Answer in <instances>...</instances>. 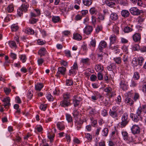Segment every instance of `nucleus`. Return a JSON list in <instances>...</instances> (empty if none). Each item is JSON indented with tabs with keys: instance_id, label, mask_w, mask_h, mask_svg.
Instances as JSON below:
<instances>
[{
	"instance_id": "obj_44",
	"label": "nucleus",
	"mask_w": 146,
	"mask_h": 146,
	"mask_svg": "<svg viewBox=\"0 0 146 146\" xmlns=\"http://www.w3.org/2000/svg\"><path fill=\"white\" fill-rule=\"evenodd\" d=\"M132 31L133 29L128 26L124 28V32L125 33H128Z\"/></svg>"
},
{
	"instance_id": "obj_8",
	"label": "nucleus",
	"mask_w": 146,
	"mask_h": 146,
	"mask_svg": "<svg viewBox=\"0 0 146 146\" xmlns=\"http://www.w3.org/2000/svg\"><path fill=\"white\" fill-rule=\"evenodd\" d=\"M93 30V27L90 25L86 26L83 29L84 32L87 35H90Z\"/></svg>"
},
{
	"instance_id": "obj_64",
	"label": "nucleus",
	"mask_w": 146,
	"mask_h": 146,
	"mask_svg": "<svg viewBox=\"0 0 146 146\" xmlns=\"http://www.w3.org/2000/svg\"><path fill=\"white\" fill-rule=\"evenodd\" d=\"M102 27L101 26H98L96 29V32L98 33L100 31H102Z\"/></svg>"
},
{
	"instance_id": "obj_58",
	"label": "nucleus",
	"mask_w": 146,
	"mask_h": 146,
	"mask_svg": "<svg viewBox=\"0 0 146 146\" xmlns=\"http://www.w3.org/2000/svg\"><path fill=\"white\" fill-rule=\"evenodd\" d=\"M23 10L21 8L18 9L17 10V14L19 16H21L23 14Z\"/></svg>"
},
{
	"instance_id": "obj_59",
	"label": "nucleus",
	"mask_w": 146,
	"mask_h": 146,
	"mask_svg": "<svg viewBox=\"0 0 146 146\" xmlns=\"http://www.w3.org/2000/svg\"><path fill=\"white\" fill-rule=\"evenodd\" d=\"M97 76L94 74H92L90 76V80L92 81H95L97 79Z\"/></svg>"
},
{
	"instance_id": "obj_63",
	"label": "nucleus",
	"mask_w": 146,
	"mask_h": 146,
	"mask_svg": "<svg viewBox=\"0 0 146 146\" xmlns=\"http://www.w3.org/2000/svg\"><path fill=\"white\" fill-rule=\"evenodd\" d=\"M92 24L95 25L96 24V17L94 16H92Z\"/></svg>"
},
{
	"instance_id": "obj_43",
	"label": "nucleus",
	"mask_w": 146,
	"mask_h": 146,
	"mask_svg": "<svg viewBox=\"0 0 146 146\" xmlns=\"http://www.w3.org/2000/svg\"><path fill=\"white\" fill-rule=\"evenodd\" d=\"M108 129L107 128H105L102 130V135L103 136L106 137L107 136L108 134Z\"/></svg>"
},
{
	"instance_id": "obj_51",
	"label": "nucleus",
	"mask_w": 146,
	"mask_h": 146,
	"mask_svg": "<svg viewBox=\"0 0 146 146\" xmlns=\"http://www.w3.org/2000/svg\"><path fill=\"white\" fill-rule=\"evenodd\" d=\"M96 41L95 39H92L90 42V45L92 47H95L96 46Z\"/></svg>"
},
{
	"instance_id": "obj_32",
	"label": "nucleus",
	"mask_w": 146,
	"mask_h": 146,
	"mask_svg": "<svg viewBox=\"0 0 146 146\" xmlns=\"http://www.w3.org/2000/svg\"><path fill=\"white\" fill-rule=\"evenodd\" d=\"M19 57L23 63L26 62L27 59L26 56L25 54L20 55Z\"/></svg>"
},
{
	"instance_id": "obj_62",
	"label": "nucleus",
	"mask_w": 146,
	"mask_h": 146,
	"mask_svg": "<svg viewBox=\"0 0 146 146\" xmlns=\"http://www.w3.org/2000/svg\"><path fill=\"white\" fill-rule=\"evenodd\" d=\"M47 106L46 104H42L40 106V108L43 111H45L46 109Z\"/></svg>"
},
{
	"instance_id": "obj_49",
	"label": "nucleus",
	"mask_w": 146,
	"mask_h": 146,
	"mask_svg": "<svg viewBox=\"0 0 146 146\" xmlns=\"http://www.w3.org/2000/svg\"><path fill=\"white\" fill-rule=\"evenodd\" d=\"M133 78L136 80H138L139 78V73L137 72H135L133 76Z\"/></svg>"
},
{
	"instance_id": "obj_19",
	"label": "nucleus",
	"mask_w": 146,
	"mask_h": 146,
	"mask_svg": "<svg viewBox=\"0 0 146 146\" xmlns=\"http://www.w3.org/2000/svg\"><path fill=\"white\" fill-rule=\"evenodd\" d=\"M121 134L123 139L125 141L128 139L129 137L128 134L127 132L125 131H123L121 132Z\"/></svg>"
},
{
	"instance_id": "obj_36",
	"label": "nucleus",
	"mask_w": 146,
	"mask_h": 146,
	"mask_svg": "<svg viewBox=\"0 0 146 146\" xmlns=\"http://www.w3.org/2000/svg\"><path fill=\"white\" fill-rule=\"evenodd\" d=\"M66 119L68 122H72V119L70 114H66Z\"/></svg>"
},
{
	"instance_id": "obj_23",
	"label": "nucleus",
	"mask_w": 146,
	"mask_h": 146,
	"mask_svg": "<svg viewBox=\"0 0 146 146\" xmlns=\"http://www.w3.org/2000/svg\"><path fill=\"white\" fill-rule=\"evenodd\" d=\"M14 6L13 4H10L7 7L6 10L9 13H11L14 10Z\"/></svg>"
},
{
	"instance_id": "obj_20",
	"label": "nucleus",
	"mask_w": 146,
	"mask_h": 146,
	"mask_svg": "<svg viewBox=\"0 0 146 146\" xmlns=\"http://www.w3.org/2000/svg\"><path fill=\"white\" fill-rule=\"evenodd\" d=\"M46 52L45 48H41L38 52V54L40 55L41 56L44 55Z\"/></svg>"
},
{
	"instance_id": "obj_6",
	"label": "nucleus",
	"mask_w": 146,
	"mask_h": 146,
	"mask_svg": "<svg viewBox=\"0 0 146 146\" xmlns=\"http://www.w3.org/2000/svg\"><path fill=\"white\" fill-rule=\"evenodd\" d=\"M66 70V68L63 67H58V71L56 75L57 77V78H59L60 77V74L64 75L65 74Z\"/></svg>"
},
{
	"instance_id": "obj_30",
	"label": "nucleus",
	"mask_w": 146,
	"mask_h": 146,
	"mask_svg": "<svg viewBox=\"0 0 146 146\" xmlns=\"http://www.w3.org/2000/svg\"><path fill=\"white\" fill-rule=\"evenodd\" d=\"M73 38L76 40H80L82 39V37L80 35L76 33L74 35Z\"/></svg>"
},
{
	"instance_id": "obj_21",
	"label": "nucleus",
	"mask_w": 146,
	"mask_h": 146,
	"mask_svg": "<svg viewBox=\"0 0 146 146\" xmlns=\"http://www.w3.org/2000/svg\"><path fill=\"white\" fill-rule=\"evenodd\" d=\"M121 13L122 16L124 17H128L129 15V12L128 11L125 10H123L121 11Z\"/></svg>"
},
{
	"instance_id": "obj_57",
	"label": "nucleus",
	"mask_w": 146,
	"mask_h": 146,
	"mask_svg": "<svg viewBox=\"0 0 146 146\" xmlns=\"http://www.w3.org/2000/svg\"><path fill=\"white\" fill-rule=\"evenodd\" d=\"M72 113L75 118H78V116L79 114V113L77 110H74Z\"/></svg>"
},
{
	"instance_id": "obj_18",
	"label": "nucleus",
	"mask_w": 146,
	"mask_h": 146,
	"mask_svg": "<svg viewBox=\"0 0 146 146\" xmlns=\"http://www.w3.org/2000/svg\"><path fill=\"white\" fill-rule=\"evenodd\" d=\"M56 125L57 128L60 130H62L65 128L63 122H58Z\"/></svg>"
},
{
	"instance_id": "obj_13",
	"label": "nucleus",
	"mask_w": 146,
	"mask_h": 146,
	"mask_svg": "<svg viewBox=\"0 0 146 146\" xmlns=\"http://www.w3.org/2000/svg\"><path fill=\"white\" fill-rule=\"evenodd\" d=\"M102 97V96L99 93L97 92L95 93L94 95L92 96L91 99L92 100L95 101L97 100L99 97L100 98Z\"/></svg>"
},
{
	"instance_id": "obj_56",
	"label": "nucleus",
	"mask_w": 146,
	"mask_h": 146,
	"mask_svg": "<svg viewBox=\"0 0 146 146\" xmlns=\"http://www.w3.org/2000/svg\"><path fill=\"white\" fill-rule=\"evenodd\" d=\"M85 137L89 141H91L92 139V136L89 133H85Z\"/></svg>"
},
{
	"instance_id": "obj_61",
	"label": "nucleus",
	"mask_w": 146,
	"mask_h": 146,
	"mask_svg": "<svg viewBox=\"0 0 146 146\" xmlns=\"http://www.w3.org/2000/svg\"><path fill=\"white\" fill-rule=\"evenodd\" d=\"M90 13L92 15L95 14L96 12V10L95 8H91L90 10Z\"/></svg>"
},
{
	"instance_id": "obj_9",
	"label": "nucleus",
	"mask_w": 146,
	"mask_h": 146,
	"mask_svg": "<svg viewBox=\"0 0 146 146\" xmlns=\"http://www.w3.org/2000/svg\"><path fill=\"white\" fill-rule=\"evenodd\" d=\"M106 46V42L104 40L100 42L97 49L100 52H102L103 49L105 48Z\"/></svg>"
},
{
	"instance_id": "obj_1",
	"label": "nucleus",
	"mask_w": 146,
	"mask_h": 146,
	"mask_svg": "<svg viewBox=\"0 0 146 146\" xmlns=\"http://www.w3.org/2000/svg\"><path fill=\"white\" fill-rule=\"evenodd\" d=\"M142 111V109L140 107L137 110L135 114L133 113L130 114V117L134 122L137 123L139 121L142 120V117L141 115Z\"/></svg>"
},
{
	"instance_id": "obj_17",
	"label": "nucleus",
	"mask_w": 146,
	"mask_h": 146,
	"mask_svg": "<svg viewBox=\"0 0 146 146\" xmlns=\"http://www.w3.org/2000/svg\"><path fill=\"white\" fill-rule=\"evenodd\" d=\"M70 97L71 95L70 93L68 92H65L63 94V98L64 100H70Z\"/></svg>"
},
{
	"instance_id": "obj_45",
	"label": "nucleus",
	"mask_w": 146,
	"mask_h": 146,
	"mask_svg": "<svg viewBox=\"0 0 146 146\" xmlns=\"http://www.w3.org/2000/svg\"><path fill=\"white\" fill-rule=\"evenodd\" d=\"M73 82L72 80L71 79H67L66 80V85L68 86H70L73 84Z\"/></svg>"
},
{
	"instance_id": "obj_29",
	"label": "nucleus",
	"mask_w": 146,
	"mask_h": 146,
	"mask_svg": "<svg viewBox=\"0 0 146 146\" xmlns=\"http://www.w3.org/2000/svg\"><path fill=\"white\" fill-rule=\"evenodd\" d=\"M105 16L101 13H100L98 14V21L100 22L101 21L104 20L105 19Z\"/></svg>"
},
{
	"instance_id": "obj_46",
	"label": "nucleus",
	"mask_w": 146,
	"mask_h": 146,
	"mask_svg": "<svg viewBox=\"0 0 146 146\" xmlns=\"http://www.w3.org/2000/svg\"><path fill=\"white\" fill-rule=\"evenodd\" d=\"M127 143H131L134 142L135 141V139L133 138L132 136L130 137H128V139L127 140Z\"/></svg>"
},
{
	"instance_id": "obj_2",
	"label": "nucleus",
	"mask_w": 146,
	"mask_h": 146,
	"mask_svg": "<svg viewBox=\"0 0 146 146\" xmlns=\"http://www.w3.org/2000/svg\"><path fill=\"white\" fill-rule=\"evenodd\" d=\"M121 120V121L120 123V126L122 128L124 127L127 125L129 122L128 113L125 112L123 113L122 117Z\"/></svg>"
},
{
	"instance_id": "obj_34",
	"label": "nucleus",
	"mask_w": 146,
	"mask_h": 146,
	"mask_svg": "<svg viewBox=\"0 0 146 146\" xmlns=\"http://www.w3.org/2000/svg\"><path fill=\"white\" fill-rule=\"evenodd\" d=\"M104 91L106 92H107V95H109V93H111L112 91V89L110 87H106L104 89Z\"/></svg>"
},
{
	"instance_id": "obj_60",
	"label": "nucleus",
	"mask_w": 146,
	"mask_h": 146,
	"mask_svg": "<svg viewBox=\"0 0 146 146\" xmlns=\"http://www.w3.org/2000/svg\"><path fill=\"white\" fill-rule=\"evenodd\" d=\"M106 4L109 7H113L115 5V3L112 2H110L109 1L107 2Z\"/></svg>"
},
{
	"instance_id": "obj_12",
	"label": "nucleus",
	"mask_w": 146,
	"mask_h": 146,
	"mask_svg": "<svg viewBox=\"0 0 146 146\" xmlns=\"http://www.w3.org/2000/svg\"><path fill=\"white\" fill-rule=\"evenodd\" d=\"M141 35L138 33H136L133 36V41L136 42L140 41L141 40Z\"/></svg>"
},
{
	"instance_id": "obj_11",
	"label": "nucleus",
	"mask_w": 146,
	"mask_h": 146,
	"mask_svg": "<svg viewBox=\"0 0 146 146\" xmlns=\"http://www.w3.org/2000/svg\"><path fill=\"white\" fill-rule=\"evenodd\" d=\"M109 113V115L112 118L118 119V114L117 111H111V109H110Z\"/></svg>"
},
{
	"instance_id": "obj_39",
	"label": "nucleus",
	"mask_w": 146,
	"mask_h": 146,
	"mask_svg": "<svg viewBox=\"0 0 146 146\" xmlns=\"http://www.w3.org/2000/svg\"><path fill=\"white\" fill-rule=\"evenodd\" d=\"M137 84V81L134 80H131L130 84V86L131 87H135L136 86Z\"/></svg>"
},
{
	"instance_id": "obj_52",
	"label": "nucleus",
	"mask_w": 146,
	"mask_h": 146,
	"mask_svg": "<svg viewBox=\"0 0 146 146\" xmlns=\"http://www.w3.org/2000/svg\"><path fill=\"white\" fill-rule=\"evenodd\" d=\"M4 91L6 95H8L11 92V90L9 88H4Z\"/></svg>"
},
{
	"instance_id": "obj_38",
	"label": "nucleus",
	"mask_w": 146,
	"mask_h": 146,
	"mask_svg": "<svg viewBox=\"0 0 146 146\" xmlns=\"http://www.w3.org/2000/svg\"><path fill=\"white\" fill-rule=\"evenodd\" d=\"M119 47V46L116 45L115 46H112V44H110V48L113 50H115L117 52H119V50L118 49Z\"/></svg>"
},
{
	"instance_id": "obj_5",
	"label": "nucleus",
	"mask_w": 146,
	"mask_h": 146,
	"mask_svg": "<svg viewBox=\"0 0 146 146\" xmlns=\"http://www.w3.org/2000/svg\"><path fill=\"white\" fill-rule=\"evenodd\" d=\"M130 12L133 15H138L143 13V11L140 10L136 7H132L130 9Z\"/></svg>"
},
{
	"instance_id": "obj_28",
	"label": "nucleus",
	"mask_w": 146,
	"mask_h": 146,
	"mask_svg": "<svg viewBox=\"0 0 146 146\" xmlns=\"http://www.w3.org/2000/svg\"><path fill=\"white\" fill-rule=\"evenodd\" d=\"M27 3H23L21 6V8L25 12L27 11V8L29 7V5Z\"/></svg>"
},
{
	"instance_id": "obj_25",
	"label": "nucleus",
	"mask_w": 146,
	"mask_h": 146,
	"mask_svg": "<svg viewBox=\"0 0 146 146\" xmlns=\"http://www.w3.org/2000/svg\"><path fill=\"white\" fill-rule=\"evenodd\" d=\"M52 19V21L54 23H56L59 22H60V19L59 16H53Z\"/></svg>"
},
{
	"instance_id": "obj_37",
	"label": "nucleus",
	"mask_w": 146,
	"mask_h": 146,
	"mask_svg": "<svg viewBox=\"0 0 146 146\" xmlns=\"http://www.w3.org/2000/svg\"><path fill=\"white\" fill-rule=\"evenodd\" d=\"M25 32L28 34H33L34 33V30L32 29L27 28L25 30Z\"/></svg>"
},
{
	"instance_id": "obj_40",
	"label": "nucleus",
	"mask_w": 146,
	"mask_h": 146,
	"mask_svg": "<svg viewBox=\"0 0 146 146\" xmlns=\"http://www.w3.org/2000/svg\"><path fill=\"white\" fill-rule=\"evenodd\" d=\"M113 60L115 63L118 64L121 63V59L120 57H116L113 58Z\"/></svg>"
},
{
	"instance_id": "obj_4",
	"label": "nucleus",
	"mask_w": 146,
	"mask_h": 146,
	"mask_svg": "<svg viewBox=\"0 0 146 146\" xmlns=\"http://www.w3.org/2000/svg\"><path fill=\"white\" fill-rule=\"evenodd\" d=\"M131 130L133 134L137 135L140 133V129L138 125L135 124L131 127Z\"/></svg>"
},
{
	"instance_id": "obj_26",
	"label": "nucleus",
	"mask_w": 146,
	"mask_h": 146,
	"mask_svg": "<svg viewBox=\"0 0 146 146\" xmlns=\"http://www.w3.org/2000/svg\"><path fill=\"white\" fill-rule=\"evenodd\" d=\"M110 44H112L115 43L116 40V37L115 35H113L110 38Z\"/></svg>"
},
{
	"instance_id": "obj_53",
	"label": "nucleus",
	"mask_w": 146,
	"mask_h": 146,
	"mask_svg": "<svg viewBox=\"0 0 146 146\" xmlns=\"http://www.w3.org/2000/svg\"><path fill=\"white\" fill-rule=\"evenodd\" d=\"M123 60L125 64H126L128 62V57L127 55H124L123 56Z\"/></svg>"
},
{
	"instance_id": "obj_33",
	"label": "nucleus",
	"mask_w": 146,
	"mask_h": 146,
	"mask_svg": "<svg viewBox=\"0 0 146 146\" xmlns=\"http://www.w3.org/2000/svg\"><path fill=\"white\" fill-rule=\"evenodd\" d=\"M43 87V85L42 84H37L35 86V88L36 90L40 91Z\"/></svg>"
},
{
	"instance_id": "obj_27",
	"label": "nucleus",
	"mask_w": 146,
	"mask_h": 146,
	"mask_svg": "<svg viewBox=\"0 0 146 146\" xmlns=\"http://www.w3.org/2000/svg\"><path fill=\"white\" fill-rule=\"evenodd\" d=\"M125 102L127 105L131 106L133 104V101L130 98L127 97L125 99Z\"/></svg>"
},
{
	"instance_id": "obj_47",
	"label": "nucleus",
	"mask_w": 146,
	"mask_h": 146,
	"mask_svg": "<svg viewBox=\"0 0 146 146\" xmlns=\"http://www.w3.org/2000/svg\"><path fill=\"white\" fill-rule=\"evenodd\" d=\"M144 60V58L142 57H140L138 58V64L140 66H141L142 65Z\"/></svg>"
},
{
	"instance_id": "obj_10",
	"label": "nucleus",
	"mask_w": 146,
	"mask_h": 146,
	"mask_svg": "<svg viewBox=\"0 0 146 146\" xmlns=\"http://www.w3.org/2000/svg\"><path fill=\"white\" fill-rule=\"evenodd\" d=\"M60 105L62 107L65 108L71 105L70 100H67L63 99L60 102Z\"/></svg>"
},
{
	"instance_id": "obj_3",
	"label": "nucleus",
	"mask_w": 146,
	"mask_h": 146,
	"mask_svg": "<svg viewBox=\"0 0 146 146\" xmlns=\"http://www.w3.org/2000/svg\"><path fill=\"white\" fill-rule=\"evenodd\" d=\"M78 70V66L76 62H75L73 64V66L71 67V69L69 71V75L72 74L74 75L77 72Z\"/></svg>"
},
{
	"instance_id": "obj_41",
	"label": "nucleus",
	"mask_w": 146,
	"mask_h": 146,
	"mask_svg": "<svg viewBox=\"0 0 146 146\" xmlns=\"http://www.w3.org/2000/svg\"><path fill=\"white\" fill-rule=\"evenodd\" d=\"M119 3L123 6H127L128 5L127 1V0H119Z\"/></svg>"
},
{
	"instance_id": "obj_15",
	"label": "nucleus",
	"mask_w": 146,
	"mask_h": 146,
	"mask_svg": "<svg viewBox=\"0 0 146 146\" xmlns=\"http://www.w3.org/2000/svg\"><path fill=\"white\" fill-rule=\"evenodd\" d=\"M81 62L84 64L89 65L90 63V59L88 58H82L81 60Z\"/></svg>"
},
{
	"instance_id": "obj_22",
	"label": "nucleus",
	"mask_w": 146,
	"mask_h": 146,
	"mask_svg": "<svg viewBox=\"0 0 146 146\" xmlns=\"http://www.w3.org/2000/svg\"><path fill=\"white\" fill-rule=\"evenodd\" d=\"M83 4L85 6H89L92 3V0H82Z\"/></svg>"
},
{
	"instance_id": "obj_50",
	"label": "nucleus",
	"mask_w": 146,
	"mask_h": 146,
	"mask_svg": "<svg viewBox=\"0 0 146 146\" xmlns=\"http://www.w3.org/2000/svg\"><path fill=\"white\" fill-rule=\"evenodd\" d=\"M46 98L50 101H52L53 98L50 93H48L47 94Z\"/></svg>"
},
{
	"instance_id": "obj_35",
	"label": "nucleus",
	"mask_w": 146,
	"mask_h": 146,
	"mask_svg": "<svg viewBox=\"0 0 146 146\" xmlns=\"http://www.w3.org/2000/svg\"><path fill=\"white\" fill-rule=\"evenodd\" d=\"M9 46L12 48H16V45L15 42L13 41H10L9 42Z\"/></svg>"
},
{
	"instance_id": "obj_55",
	"label": "nucleus",
	"mask_w": 146,
	"mask_h": 146,
	"mask_svg": "<svg viewBox=\"0 0 146 146\" xmlns=\"http://www.w3.org/2000/svg\"><path fill=\"white\" fill-rule=\"evenodd\" d=\"M10 99L9 97H7V98H5L3 100V102L6 103L9 105H10Z\"/></svg>"
},
{
	"instance_id": "obj_42",
	"label": "nucleus",
	"mask_w": 146,
	"mask_h": 146,
	"mask_svg": "<svg viewBox=\"0 0 146 146\" xmlns=\"http://www.w3.org/2000/svg\"><path fill=\"white\" fill-rule=\"evenodd\" d=\"M73 98H74V100H76L80 102L82 101V97L79 95L74 96Z\"/></svg>"
},
{
	"instance_id": "obj_14",
	"label": "nucleus",
	"mask_w": 146,
	"mask_h": 146,
	"mask_svg": "<svg viewBox=\"0 0 146 146\" xmlns=\"http://www.w3.org/2000/svg\"><path fill=\"white\" fill-rule=\"evenodd\" d=\"M95 69L97 72H102L104 70V67L101 64H98L96 66Z\"/></svg>"
},
{
	"instance_id": "obj_16",
	"label": "nucleus",
	"mask_w": 146,
	"mask_h": 146,
	"mask_svg": "<svg viewBox=\"0 0 146 146\" xmlns=\"http://www.w3.org/2000/svg\"><path fill=\"white\" fill-rule=\"evenodd\" d=\"M111 19L113 21H116L118 18V16L115 13H112L110 15Z\"/></svg>"
},
{
	"instance_id": "obj_31",
	"label": "nucleus",
	"mask_w": 146,
	"mask_h": 146,
	"mask_svg": "<svg viewBox=\"0 0 146 146\" xmlns=\"http://www.w3.org/2000/svg\"><path fill=\"white\" fill-rule=\"evenodd\" d=\"M112 30L116 34H119V28L116 25H114L113 26Z\"/></svg>"
},
{
	"instance_id": "obj_7",
	"label": "nucleus",
	"mask_w": 146,
	"mask_h": 146,
	"mask_svg": "<svg viewBox=\"0 0 146 146\" xmlns=\"http://www.w3.org/2000/svg\"><path fill=\"white\" fill-rule=\"evenodd\" d=\"M120 88L123 90H126L127 89L128 85L127 83L124 79H121L119 83Z\"/></svg>"
},
{
	"instance_id": "obj_24",
	"label": "nucleus",
	"mask_w": 146,
	"mask_h": 146,
	"mask_svg": "<svg viewBox=\"0 0 146 146\" xmlns=\"http://www.w3.org/2000/svg\"><path fill=\"white\" fill-rule=\"evenodd\" d=\"M88 110H90L89 114L91 116V117H92V115H94L96 113V110L95 109H93L90 107L88 108Z\"/></svg>"
},
{
	"instance_id": "obj_48",
	"label": "nucleus",
	"mask_w": 146,
	"mask_h": 146,
	"mask_svg": "<svg viewBox=\"0 0 146 146\" xmlns=\"http://www.w3.org/2000/svg\"><path fill=\"white\" fill-rule=\"evenodd\" d=\"M11 28L12 31H15L18 29V27L16 25L14 24L11 26Z\"/></svg>"
},
{
	"instance_id": "obj_54",
	"label": "nucleus",
	"mask_w": 146,
	"mask_h": 146,
	"mask_svg": "<svg viewBox=\"0 0 146 146\" xmlns=\"http://www.w3.org/2000/svg\"><path fill=\"white\" fill-rule=\"evenodd\" d=\"M72 100L73 101L74 106L75 107H77L80 104V101L76 100H74V98H73L72 99Z\"/></svg>"
}]
</instances>
